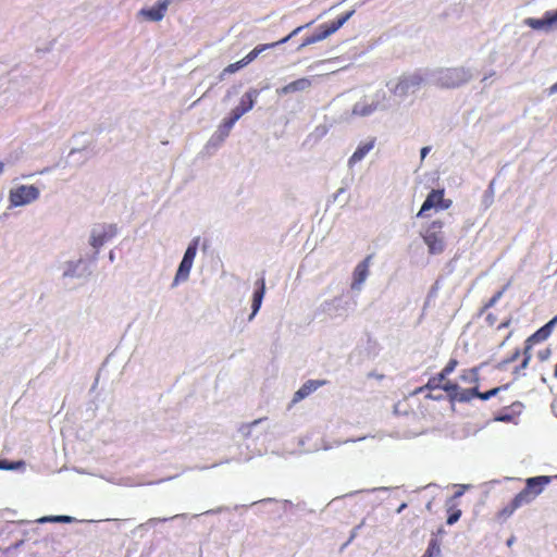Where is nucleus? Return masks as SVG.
<instances>
[{"label":"nucleus","mask_w":557,"mask_h":557,"mask_svg":"<svg viewBox=\"0 0 557 557\" xmlns=\"http://www.w3.org/2000/svg\"><path fill=\"white\" fill-rule=\"evenodd\" d=\"M458 366V360L455 358H450L446 366L442 369L440 373H442L446 379L449 374H451Z\"/></svg>","instance_id":"obj_32"},{"label":"nucleus","mask_w":557,"mask_h":557,"mask_svg":"<svg viewBox=\"0 0 557 557\" xmlns=\"http://www.w3.org/2000/svg\"><path fill=\"white\" fill-rule=\"evenodd\" d=\"M447 382L446 377L442 373H437L436 375L429 379L428 383L424 386H421L414 391V394H420L424 389L433 391V389H443L444 384Z\"/></svg>","instance_id":"obj_22"},{"label":"nucleus","mask_w":557,"mask_h":557,"mask_svg":"<svg viewBox=\"0 0 557 557\" xmlns=\"http://www.w3.org/2000/svg\"><path fill=\"white\" fill-rule=\"evenodd\" d=\"M523 405L520 401H513L510 406L503 408L498 416L495 417V420L502 422H510L515 420L522 412Z\"/></svg>","instance_id":"obj_18"},{"label":"nucleus","mask_w":557,"mask_h":557,"mask_svg":"<svg viewBox=\"0 0 557 557\" xmlns=\"http://www.w3.org/2000/svg\"><path fill=\"white\" fill-rule=\"evenodd\" d=\"M485 320L490 326H494L497 322V318L493 313H488Z\"/></svg>","instance_id":"obj_35"},{"label":"nucleus","mask_w":557,"mask_h":557,"mask_svg":"<svg viewBox=\"0 0 557 557\" xmlns=\"http://www.w3.org/2000/svg\"><path fill=\"white\" fill-rule=\"evenodd\" d=\"M523 505H527L523 500H522V496L517 494L512 500L507 505L505 506L503 509H500L497 513H496V518L499 520V521H505L507 520L518 508H520L521 506Z\"/></svg>","instance_id":"obj_19"},{"label":"nucleus","mask_w":557,"mask_h":557,"mask_svg":"<svg viewBox=\"0 0 557 557\" xmlns=\"http://www.w3.org/2000/svg\"><path fill=\"white\" fill-rule=\"evenodd\" d=\"M453 200L445 198V189H432L424 202L422 203L419 212L417 213V218H425L428 216V211L431 209H435L436 211L440 210H447L451 207Z\"/></svg>","instance_id":"obj_3"},{"label":"nucleus","mask_w":557,"mask_h":557,"mask_svg":"<svg viewBox=\"0 0 557 557\" xmlns=\"http://www.w3.org/2000/svg\"><path fill=\"white\" fill-rule=\"evenodd\" d=\"M4 164L0 161V174L3 172Z\"/></svg>","instance_id":"obj_42"},{"label":"nucleus","mask_w":557,"mask_h":557,"mask_svg":"<svg viewBox=\"0 0 557 557\" xmlns=\"http://www.w3.org/2000/svg\"><path fill=\"white\" fill-rule=\"evenodd\" d=\"M245 113V109H240L238 106H236L231 111L228 119L236 123Z\"/></svg>","instance_id":"obj_33"},{"label":"nucleus","mask_w":557,"mask_h":557,"mask_svg":"<svg viewBox=\"0 0 557 557\" xmlns=\"http://www.w3.org/2000/svg\"><path fill=\"white\" fill-rule=\"evenodd\" d=\"M431 148L430 147H423L421 149V159H424L426 157V154L430 152Z\"/></svg>","instance_id":"obj_38"},{"label":"nucleus","mask_w":557,"mask_h":557,"mask_svg":"<svg viewBox=\"0 0 557 557\" xmlns=\"http://www.w3.org/2000/svg\"><path fill=\"white\" fill-rule=\"evenodd\" d=\"M460 380L465 383L478 386L479 383V370L478 368L465 369L460 374Z\"/></svg>","instance_id":"obj_24"},{"label":"nucleus","mask_w":557,"mask_h":557,"mask_svg":"<svg viewBox=\"0 0 557 557\" xmlns=\"http://www.w3.org/2000/svg\"><path fill=\"white\" fill-rule=\"evenodd\" d=\"M550 92L552 94L557 92V82L550 86Z\"/></svg>","instance_id":"obj_40"},{"label":"nucleus","mask_w":557,"mask_h":557,"mask_svg":"<svg viewBox=\"0 0 557 557\" xmlns=\"http://www.w3.org/2000/svg\"><path fill=\"white\" fill-rule=\"evenodd\" d=\"M326 382L321 380H309L306 383L302 384V386L294 394L293 396V404H296L307 396H309L311 393L317 391L319 387L323 386Z\"/></svg>","instance_id":"obj_15"},{"label":"nucleus","mask_w":557,"mask_h":557,"mask_svg":"<svg viewBox=\"0 0 557 557\" xmlns=\"http://www.w3.org/2000/svg\"><path fill=\"white\" fill-rule=\"evenodd\" d=\"M461 509L458 508V506L456 504H453V505H449L447 507V519H446V523L448 525H453L454 523H456L460 517H461Z\"/></svg>","instance_id":"obj_25"},{"label":"nucleus","mask_w":557,"mask_h":557,"mask_svg":"<svg viewBox=\"0 0 557 557\" xmlns=\"http://www.w3.org/2000/svg\"><path fill=\"white\" fill-rule=\"evenodd\" d=\"M304 28V26H299L297 28H295L289 35H287L286 37L280 39L278 41L276 42H272V44H261V45H258L256 46L249 53H247L243 59V63L246 65H248L249 63H251L260 53H262L263 51L268 50V49H271V48H274L278 45H282V44H285L294 35L298 34L301 29Z\"/></svg>","instance_id":"obj_11"},{"label":"nucleus","mask_w":557,"mask_h":557,"mask_svg":"<svg viewBox=\"0 0 557 557\" xmlns=\"http://www.w3.org/2000/svg\"><path fill=\"white\" fill-rule=\"evenodd\" d=\"M525 24L533 29H550L557 27V10L545 12L542 18L529 17L525 20Z\"/></svg>","instance_id":"obj_13"},{"label":"nucleus","mask_w":557,"mask_h":557,"mask_svg":"<svg viewBox=\"0 0 557 557\" xmlns=\"http://www.w3.org/2000/svg\"><path fill=\"white\" fill-rule=\"evenodd\" d=\"M0 469L9 470L14 469V467L8 463L5 460H0Z\"/></svg>","instance_id":"obj_37"},{"label":"nucleus","mask_w":557,"mask_h":557,"mask_svg":"<svg viewBox=\"0 0 557 557\" xmlns=\"http://www.w3.org/2000/svg\"><path fill=\"white\" fill-rule=\"evenodd\" d=\"M556 374H557V364H556Z\"/></svg>","instance_id":"obj_43"},{"label":"nucleus","mask_w":557,"mask_h":557,"mask_svg":"<svg viewBox=\"0 0 557 557\" xmlns=\"http://www.w3.org/2000/svg\"><path fill=\"white\" fill-rule=\"evenodd\" d=\"M441 553V547L436 539H432L425 553L421 557H436Z\"/></svg>","instance_id":"obj_28"},{"label":"nucleus","mask_w":557,"mask_h":557,"mask_svg":"<svg viewBox=\"0 0 557 557\" xmlns=\"http://www.w3.org/2000/svg\"><path fill=\"white\" fill-rule=\"evenodd\" d=\"M470 79L469 72L463 67L447 69L441 73L440 83L445 88H457Z\"/></svg>","instance_id":"obj_8"},{"label":"nucleus","mask_w":557,"mask_h":557,"mask_svg":"<svg viewBox=\"0 0 557 557\" xmlns=\"http://www.w3.org/2000/svg\"><path fill=\"white\" fill-rule=\"evenodd\" d=\"M235 122H233L231 119L226 117L223 120V122L220 124L219 126V133L223 136V137H226L228 136L232 127L234 126Z\"/></svg>","instance_id":"obj_30"},{"label":"nucleus","mask_w":557,"mask_h":557,"mask_svg":"<svg viewBox=\"0 0 557 557\" xmlns=\"http://www.w3.org/2000/svg\"><path fill=\"white\" fill-rule=\"evenodd\" d=\"M354 13L355 10H351L330 23L321 24L312 35L307 36L304 39L301 47H306L327 38L337 32L354 15Z\"/></svg>","instance_id":"obj_1"},{"label":"nucleus","mask_w":557,"mask_h":557,"mask_svg":"<svg viewBox=\"0 0 557 557\" xmlns=\"http://www.w3.org/2000/svg\"><path fill=\"white\" fill-rule=\"evenodd\" d=\"M73 518L70 516H50V517H42L37 520L39 523H46V522H63V523H70L72 522Z\"/></svg>","instance_id":"obj_29"},{"label":"nucleus","mask_w":557,"mask_h":557,"mask_svg":"<svg viewBox=\"0 0 557 557\" xmlns=\"http://www.w3.org/2000/svg\"><path fill=\"white\" fill-rule=\"evenodd\" d=\"M256 290L252 295V304H251V314L249 317V320H252L253 317L257 314V312L259 311L260 307H261V304H262V299L264 297V293H265V280L263 276H261L257 282H256Z\"/></svg>","instance_id":"obj_17"},{"label":"nucleus","mask_w":557,"mask_h":557,"mask_svg":"<svg viewBox=\"0 0 557 557\" xmlns=\"http://www.w3.org/2000/svg\"><path fill=\"white\" fill-rule=\"evenodd\" d=\"M245 66V64L243 63L242 60L237 61V62H234V63H231L228 64L226 67L223 69L222 73H221V78L225 75V74H233L237 71H239L240 69H243Z\"/></svg>","instance_id":"obj_31"},{"label":"nucleus","mask_w":557,"mask_h":557,"mask_svg":"<svg viewBox=\"0 0 557 557\" xmlns=\"http://www.w3.org/2000/svg\"><path fill=\"white\" fill-rule=\"evenodd\" d=\"M509 387V384H505V385H502V386H497V387H494L487 392H484V393H481L479 391V399L481 400H487L496 395H498L502 391H506L508 389Z\"/></svg>","instance_id":"obj_27"},{"label":"nucleus","mask_w":557,"mask_h":557,"mask_svg":"<svg viewBox=\"0 0 557 557\" xmlns=\"http://www.w3.org/2000/svg\"><path fill=\"white\" fill-rule=\"evenodd\" d=\"M519 356H520V350L516 349L515 352L507 359V362L516 361Z\"/></svg>","instance_id":"obj_36"},{"label":"nucleus","mask_w":557,"mask_h":557,"mask_svg":"<svg viewBox=\"0 0 557 557\" xmlns=\"http://www.w3.org/2000/svg\"><path fill=\"white\" fill-rule=\"evenodd\" d=\"M375 139H371L367 143L359 145L356 151L349 158L348 164L352 166L356 163L360 162L373 149Z\"/></svg>","instance_id":"obj_20"},{"label":"nucleus","mask_w":557,"mask_h":557,"mask_svg":"<svg viewBox=\"0 0 557 557\" xmlns=\"http://www.w3.org/2000/svg\"><path fill=\"white\" fill-rule=\"evenodd\" d=\"M443 391L447 394L450 401L469 403L473 398H479L478 386L463 389L457 383L447 381L443 386Z\"/></svg>","instance_id":"obj_6"},{"label":"nucleus","mask_w":557,"mask_h":557,"mask_svg":"<svg viewBox=\"0 0 557 557\" xmlns=\"http://www.w3.org/2000/svg\"><path fill=\"white\" fill-rule=\"evenodd\" d=\"M553 326L549 322H547L545 325L540 327L535 333H533L531 336H529L524 343V350H523V360L521 366L517 369H525L531 360V349L533 345L544 342L552 334Z\"/></svg>","instance_id":"obj_7"},{"label":"nucleus","mask_w":557,"mask_h":557,"mask_svg":"<svg viewBox=\"0 0 557 557\" xmlns=\"http://www.w3.org/2000/svg\"><path fill=\"white\" fill-rule=\"evenodd\" d=\"M117 233L115 224H102L95 227L90 236V245L95 249H99L107 242L111 240Z\"/></svg>","instance_id":"obj_10"},{"label":"nucleus","mask_w":557,"mask_h":557,"mask_svg":"<svg viewBox=\"0 0 557 557\" xmlns=\"http://www.w3.org/2000/svg\"><path fill=\"white\" fill-rule=\"evenodd\" d=\"M422 82L423 78L420 75L404 77L395 86L394 92L400 97H404L410 92H416L420 88Z\"/></svg>","instance_id":"obj_12"},{"label":"nucleus","mask_w":557,"mask_h":557,"mask_svg":"<svg viewBox=\"0 0 557 557\" xmlns=\"http://www.w3.org/2000/svg\"><path fill=\"white\" fill-rule=\"evenodd\" d=\"M257 96H258V91L256 89H251V90L247 91L240 98L238 107L240 109H245V112L247 113L248 111H250L253 108L255 100H256Z\"/></svg>","instance_id":"obj_23"},{"label":"nucleus","mask_w":557,"mask_h":557,"mask_svg":"<svg viewBox=\"0 0 557 557\" xmlns=\"http://www.w3.org/2000/svg\"><path fill=\"white\" fill-rule=\"evenodd\" d=\"M168 9L166 2H159L157 5L150 9L141 10V14L150 21L158 22L163 18Z\"/></svg>","instance_id":"obj_21"},{"label":"nucleus","mask_w":557,"mask_h":557,"mask_svg":"<svg viewBox=\"0 0 557 557\" xmlns=\"http://www.w3.org/2000/svg\"><path fill=\"white\" fill-rule=\"evenodd\" d=\"M265 420V418H260V419H257V420H253L252 422H249V423H245L240 426V432L245 433L246 435H248L250 433V430L252 426L259 424L261 421Z\"/></svg>","instance_id":"obj_34"},{"label":"nucleus","mask_w":557,"mask_h":557,"mask_svg":"<svg viewBox=\"0 0 557 557\" xmlns=\"http://www.w3.org/2000/svg\"><path fill=\"white\" fill-rule=\"evenodd\" d=\"M371 259L372 256L370 255L355 268L352 288L359 287L368 277Z\"/></svg>","instance_id":"obj_16"},{"label":"nucleus","mask_w":557,"mask_h":557,"mask_svg":"<svg viewBox=\"0 0 557 557\" xmlns=\"http://www.w3.org/2000/svg\"><path fill=\"white\" fill-rule=\"evenodd\" d=\"M510 324V319H507L506 321L502 322L500 324L497 325V329H504V327H507L509 326Z\"/></svg>","instance_id":"obj_39"},{"label":"nucleus","mask_w":557,"mask_h":557,"mask_svg":"<svg viewBox=\"0 0 557 557\" xmlns=\"http://www.w3.org/2000/svg\"><path fill=\"white\" fill-rule=\"evenodd\" d=\"M508 286H509V283L506 284L500 290L495 293L493 295V297L483 306V308L481 309L480 313H483L486 310H488L490 308H492L493 306H495V304L503 297V295L507 290Z\"/></svg>","instance_id":"obj_26"},{"label":"nucleus","mask_w":557,"mask_h":557,"mask_svg":"<svg viewBox=\"0 0 557 557\" xmlns=\"http://www.w3.org/2000/svg\"><path fill=\"white\" fill-rule=\"evenodd\" d=\"M197 247H198V238L194 239L187 247V249L184 253L183 260L181 261V264L176 272L175 283L187 280L190 269L194 263V259L197 253Z\"/></svg>","instance_id":"obj_9"},{"label":"nucleus","mask_w":557,"mask_h":557,"mask_svg":"<svg viewBox=\"0 0 557 557\" xmlns=\"http://www.w3.org/2000/svg\"><path fill=\"white\" fill-rule=\"evenodd\" d=\"M548 322H549V323L552 324V326L554 327V325H555V324H557V315H556V317H554V318H553L550 321H548Z\"/></svg>","instance_id":"obj_41"},{"label":"nucleus","mask_w":557,"mask_h":557,"mask_svg":"<svg viewBox=\"0 0 557 557\" xmlns=\"http://www.w3.org/2000/svg\"><path fill=\"white\" fill-rule=\"evenodd\" d=\"M311 85H312V82L310 78L301 77V78L293 81V82L288 83L287 85L278 88L276 90V92L280 96H285V95H289V94H294V92H298V91H305L308 88H310Z\"/></svg>","instance_id":"obj_14"},{"label":"nucleus","mask_w":557,"mask_h":557,"mask_svg":"<svg viewBox=\"0 0 557 557\" xmlns=\"http://www.w3.org/2000/svg\"><path fill=\"white\" fill-rule=\"evenodd\" d=\"M444 223L441 220L432 221L422 235L423 242L428 246L431 255H440L445 250V240L443 228Z\"/></svg>","instance_id":"obj_2"},{"label":"nucleus","mask_w":557,"mask_h":557,"mask_svg":"<svg viewBox=\"0 0 557 557\" xmlns=\"http://www.w3.org/2000/svg\"><path fill=\"white\" fill-rule=\"evenodd\" d=\"M550 481L552 476L548 475L529 478L525 480L524 488L518 494L522 496V500L525 504H530L543 492L544 487L550 483Z\"/></svg>","instance_id":"obj_4"},{"label":"nucleus","mask_w":557,"mask_h":557,"mask_svg":"<svg viewBox=\"0 0 557 557\" xmlns=\"http://www.w3.org/2000/svg\"><path fill=\"white\" fill-rule=\"evenodd\" d=\"M39 189L34 185H20L10 191V202L14 207L28 205L39 197Z\"/></svg>","instance_id":"obj_5"}]
</instances>
